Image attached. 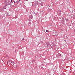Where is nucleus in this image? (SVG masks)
Masks as SVG:
<instances>
[{"instance_id":"f257e3e1","label":"nucleus","mask_w":75,"mask_h":75,"mask_svg":"<svg viewBox=\"0 0 75 75\" xmlns=\"http://www.w3.org/2000/svg\"><path fill=\"white\" fill-rule=\"evenodd\" d=\"M11 64L14 67H16V64L14 61H11Z\"/></svg>"},{"instance_id":"f03ea898","label":"nucleus","mask_w":75,"mask_h":75,"mask_svg":"<svg viewBox=\"0 0 75 75\" xmlns=\"http://www.w3.org/2000/svg\"><path fill=\"white\" fill-rule=\"evenodd\" d=\"M29 18H30V19H32V18H33V15H30L29 16Z\"/></svg>"},{"instance_id":"7ed1b4c3","label":"nucleus","mask_w":75,"mask_h":75,"mask_svg":"<svg viewBox=\"0 0 75 75\" xmlns=\"http://www.w3.org/2000/svg\"><path fill=\"white\" fill-rule=\"evenodd\" d=\"M8 5H10V6H11V2H9L8 3Z\"/></svg>"},{"instance_id":"20e7f679","label":"nucleus","mask_w":75,"mask_h":75,"mask_svg":"<svg viewBox=\"0 0 75 75\" xmlns=\"http://www.w3.org/2000/svg\"><path fill=\"white\" fill-rule=\"evenodd\" d=\"M40 4L41 5V6H43V4H44V2H41L40 3Z\"/></svg>"},{"instance_id":"39448f33","label":"nucleus","mask_w":75,"mask_h":75,"mask_svg":"<svg viewBox=\"0 0 75 75\" xmlns=\"http://www.w3.org/2000/svg\"><path fill=\"white\" fill-rule=\"evenodd\" d=\"M46 44L47 45H50V42H48L46 43Z\"/></svg>"},{"instance_id":"423d86ee","label":"nucleus","mask_w":75,"mask_h":75,"mask_svg":"<svg viewBox=\"0 0 75 75\" xmlns=\"http://www.w3.org/2000/svg\"><path fill=\"white\" fill-rule=\"evenodd\" d=\"M6 6H4L3 7V9H6Z\"/></svg>"},{"instance_id":"0eeeda50","label":"nucleus","mask_w":75,"mask_h":75,"mask_svg":"<svg viewBox=\"0 0 75 75\" xmlns=\"http://www.w3.org/2000/svg\"><path fill=\"white\" fill-rule=\"evenodd\" d=\"M65 20L67 22H68V19L67 18H66Z\"/></svg>"},{"instance_id":"6e6552de","label":"nucleus","mask_w":75,"mask_h":75,"mask_svg":"<svg viewBox=\"0 0 75 75\" xmlns=\"http://www.w3.org/2000/svg\"><path fill=\"white\" fill-rule=\"evenodd\" d=\"M12 61L11 60H10V59L8 60V62H11V61Z\"/></svg>"},{"instance_id":"1a4fd4ad","label":"nucleus","mask_w":75,"mask_h":75,"mask_svg":"<svg viewBox=\"0 0 75 75\" xmlns=\"http://www.w3.org/2000/svg\"><path fill=\"white\" fill-rule=\"evenodd\" d=\"M5 6H6L7 5H8L7 3H5Z\"/></svg>"},{"instance_id":"9d476101","label":"nucleus","mask_w":75,"mask_h":75,"mask_svg":"<svg viewBox=\"0 0 75 75\" xmlns=\"http://www.w3.org/2000/svg\"><path fill=\"white\" fill-rule=\"evenodd\" d=\"M46 33H48V30H46Z\"/></svg>"},{"instance_id":"9b49d317","label":"nucleus","mask_w":75,"mask_h":75,"mask_svg":"<svg viewBox=\"0 0 75 75\" xmlns=\"http://www.w3.org/2000/svg\"><path fill=\"white\" fill-rule=\"evenodd\" d=\"M24 40V38H23V40Z\"/></svg>"},{"instance_id":"f8f14e48","label":"nucleus","mask_w":75,"mask_h":75,"mask_svg":"<svg viewBox=\"0 0 75 75\" xmlns=\"http://www.w3.org/2000/svg\"><path fill=\"white\" fill-rule=\"evenodd\" d=\"M2 10V9H0V11H1V10Z\"/></svg>"},{"instance_id":"ddd939ff","label":"nucleus","mask_w":75,"mask_h":75,"mask_svg":"<svg viewBox=\"0 0 75 75\" xmlns=\"http://www.w3.org/2000/svg\"><path fill=\"white\" fill-rule=\"evenodd\" d=\"M12 1H12V0H11V2H12Z\"/></svg>"},{"instance_id":"4468645a","label":"nucleus","mask_w":75,"mask_h":75,"mask_svg":"<svg viewBox=\"0 0 75 75\" xmlns=\"http://www.w3.org/2000/svg\"><path fill=\"white\" fill-rule=\"evenodd\" d=\"M29 24H30L31 23H29Z\"/></svg>"},{"instance_id":"2eb2a0df","label":"nucleus","mask_w":75,"mask_h":75,"mask_svg":"<svg viewBox=\"0 0 75 75\" xmlns=\"http://www.w3.org/2000/svg\"><path fill=\"white\" fill-rule=\"evenodd\" d=\"M65 41H66V40H65Z\"/></svg>"}]
</instances>
